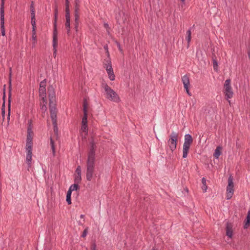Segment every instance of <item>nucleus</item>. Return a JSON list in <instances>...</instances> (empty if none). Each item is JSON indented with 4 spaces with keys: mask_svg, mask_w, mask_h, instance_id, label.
Wrapping results in <instances>:
<instances>
[{
    "mask_svg": "<svg viewBox=\"0 0 250 250\" xmlns=\"http://www.w3.org/2000/svg\"><path fill=\"white\" fill-rule=\"evenodd\" d=\"M96 163L95 146L92 144L88 152L86 164V179L90 181L95 175Z\"/></svg>",
    "mask_w": 250,
    "mask_h": 250,
    "instance_id": "obj_1",
    "label": "nucleus"
},
{
    "mask_svg": "<svg viewBox=\"0 0 250 250\" xmlns=\"http://www.w3.org/2000/svg\"><path fill=\"white\" fill-rule=\"evenodd\" d=\"M103 87L104 90L105 97L107 99L116 103L120 102V99L118 94L106 83H103Z\"/></svg>",
    "mask_w": 250,
    "mask_h": 250,
    "instance_id": "obj_2",
    "label": "nucleus"
},
{
    "mask_svg": "<svg viewBox=\"0 0 250 250\" xmlns=\"http://www.w3.org/2000/svg\"><path fill=\"white\" fill-rule=\"evenodd\" d=\"M193 142L191 135L187 134L185 135L184 143L183 146V158H186L188 154L190 146Z\"/></svg>",
    "mask_w": 250,
    "mask_h": 250,
    "instance_id": "obj_3",
    "label": "nucleus"
},
{
    "mask_svg": "<svg viewBox=\"0 0 250 250\" xmlns=\"http://www.w3.org/2000/svg\"><path fill=\"white\" fill-rule=\"evenodd\" d=\"M178 136V133L174 131H172L169 136V139L167 141V146L172 152L176 148Z\"/></svg>",
    "mask_w": 250,
    "mask_h": 250,
    "instance_id": "obj_4",
    "label": "nucleus"
},
{
    "mask_svg": "<svg viewBox=\"0 0 250 250\" xmlns=\"http://www.w3.org/2000/svg\"><path fill=\"white\" fill-rule=\"evenodd\" d=\"M230 82L231 81L230 79L226 80L224 85L226 99L228 101L229 104L230 102L229 99H231L233 95V92L230 85Z\"/></svg>",
    "mask_w": 250,
    "mask_h": 250,
    "instance_id": "obj_5",
    "label": "nucleus"
},
{
    "mask_svg": "<svg viewBox=\"0 0 250 250\" xmlns=\"http://www.w3.org/2000/svg\"><path fill=\"white\" fill-rule=\"evenodd\" d=\"M234 193V184L233 178L230 176L228 178V185L227 187V199H230Z\"/></svg>",
    "mask_w": 250,
    "mask_h": 250,
    "instance_id": "obj_6",
    "label": "nucleus"
},
{
    "mask_svg": "<svg viewBox=\"0 0 250 250\" xmlns=\"http://www.w3.org/2000/svg\"><path fill=\"white\" fill-rule=\"evenodd\" d=\"M50 112V116L52 119V124L53 126L56 127V123H57V115H56V108L55 105H51L49 106Z\"/></svg>",
    "mask_w": 250,
    "mask_h": 250,
    "instance_id": "obj_7",
    "label": "nucleus"
},
{
    "mask_svg": "<svg viewBox=\"0 0 250 250\" xmlns=\"http://www.w3.org/2000/svg\"><path fill=\"white\" fill-rule=\"evenodd\" d=\"M32 146H26V163L28 165V167L31 166L32 157Z\"/></svg>",
    "mask_w": 250,
    "mask_h": 250,
    "instance_id": "obj_8",
    "label": "nucleus"
},
{
    "mask_svg": "<svg viewBox=\"0 0 250 250\" xmlns=\"http://www.w3.org/2000/svg\"><path fill=\"white\" fill-rule=\"evenodd\" d=\"M182 81L187 94L189 96H191V94L188 89L189 86V80L188 77L187 75L183 76L182 78Z\"/></svg>",
    "mask_w": 250,
    "mask_h": 250,
    "instance_id": "obj_9",
    "label": "nucleus"
},
{
    "mask_svg": "<svg viewBox=\"0 0 250 250\" xmlns=\"http://www.w3.org/2000/svg\"><path fill=\"white\" fill-rule=\"evenodd\" d=\"M82 169L81 167L79 166L77 167L75 173L74 182L75 183L79 184L82 180Z\"/></svg>",
    "mask_w": 250,
    "mask_h": 250,
    "instance_id": "obj_10",
    "label": "nucleus"
},
{
    "mask_svg": "<svg viewBox=\"0 0 250 250\" xmlns=\"http://www.w3.org/2000/svg\"><path fill=\"white\" fill-rule=\"evenodd\" d=\"M0 30L1 32V35L2 36L5 35V29H4V11H0Z\"/></svg>",
    "mask_w": 250,
    "mask_h": 250,
    "instance_id": "obj_11",
    "label": "nucleus"
},
{
    "mask_svg": "<svg viewBox=\"0 0 250 250\" xmlns=\"http://www.w3.org/2000/svg\"><path fill=\"white\" fill-rule=\"evenodd\" d=\"M48 97L49 99V106L51 105H55V93L53 89H48Z\"/></svg>",
    "mask_w": 250,
    "mask_h": 250,
    "instance_id": "obj_12",
    "label": "nucleus"
},
{
    "mask_svg": "<svg viewBox=\"0 0 250 250\" xmlns=\"http://www.w3.org/2000/svg\"><path fill=\"white\" fill-rule=\"evenodd\" d=\"M80 4L81 0H75L74 17H76V20H77L78 16H80Z\"/></svg>",
    "mask_w": 250,
    "mask_h": 250,
    "instance_id": "obj_13",
    "label": "nucleus"
},
{
    "mask_svg": "<svg viewBox=\"0 0 250 250\" xmlns=\"http://www.w3.org/2000/svg\"><path fill=\"white\" fill-rule=\"evenodd\" d=\"M83 116L82 118V124H87V104L85 102L83 103Z\"/></svg>",
    "mask_w": 250,
    "mask_h": 250,
    "instance_id": "obj_14",
    "label": "nucleus"
},
{
    "mask_svg": "<svg viewBox=\"0 0 250 250\" xmlns=\"http://www.w3.org/2000/svg\"><path fill=\"white\" fill-rule=\"evenodd\" d=\"M53 47H57L58 45V37L57 27L54 26L53 33Z\"/></svg>",
    "mask_w": 250,
    "mask_h": 250,
    "instance_id": "obj_15",
    "label": "nucleus"
},
{
    "mask_svg": "<svg viewBox=\"0 0 250 250\" xmlns=\"http://www.w3.org/2000/svg\"><path fill=\"white\" fill-rule=\"evenodd\" d=\"M226 235L229 238H231L233 236V230L232 225L227 223L226 225Z\"/></svg>",
    "mask_w": 250,
    "mask_h": 250,
    "instance_id": "obj_16",
    "label": "nucleus"
},
{
    "mask_svg": "<svg viewBox=\"0 0 250 250\" xmlns=\"http://www.w3.org/2000/svg\"><path fill=\"white\" fill-rule=\"evenodd\" d=\"M87 124H82L81 128L80 130V132L82 134V135L84 136L85 137L87 133Z\"/></svg>",
    "mask_w": 250,
    "mask_h": 250,
    "instance_id": "obj_17",
    "label": "nucleus"
},
{
    "mask_svg": "<svg viewBox=\"0 0 250 250\" xmlns=\"http://www.w3.org/2000/svg\"><path fill=\"white\" fill-rule=\"evenodd\" d=\"M39 94L40 97L42 99L43 102H45L46 89L45 88H40Z\"/></svg>",
    "mask_w": 250,
    "mask_h": 250,
    "instance_id": "obj_18",
    "label": "nucleus"
},
{
    "mask_svg": "<svg viewBox=\"0 0 250 250\" xmlns=\"http://www.w3.org/2000/svg\"><path fill=\"white\" fill-rule=\"evenodd\" d=\"M191 28H192V27H190L188 29V30L187 31V33H186V40L188 42V46H189V42H190L191 41Z\"/></svg>",
    "mask_w": 250,
    "mask_h": 250,
    "instance_id": "obj_19",
    "label": "nucleus"
},
{
    "mask_svg": "<svg viewBox=\"0 0 250 250\" xmlns=\"http://www.w3.org/2000/svg\"><path fill=\"white\" fill-rule=\"evenodd\" d=\"M104 67L106 71L113 69L111 65V61L110 59L105 61V62L104 64Z\"/></svg>",
    "mask_w": 250,
    "mask_h": 250,
    "instance_id": "obj_20",
    "label": "nucleus"
},
{
    "mask_svg": "<svg viewBox=\"0 0 250 250\" xmlns=\"http://www.w3.org/2000/svg\"><path fill=\"white\" fill-rule=\"evenodd\" d=\"M106 72L108 74L109 79L111 81L115 80V76L114 75L113 69H111L110 70H107Z\"/></svg>",
    "mask_w": 250,
    "mask_h": 250,
    "instance_id": "obj_21",
    "label": "nucleus"
},
{
    "mask_svg": "<svg viewBox=\"0 0 250 250\" xmlns=\"http://www.w3.org/2000/svg\"><path fill=\"white\" fill-rule=\"evenodd\" d=\"M58 18V7L56 4L54 8V26L57 27V21Z\"/></svg>",
    "mask_w": 250,
    "mask_h": 250,
    "instance_id": "obj_22",
    "label": "nucleus"
},
{
    "mask_svg": "<svg viewBox=\"0 0 250 250\" xmlns=\"http://www.w3.org/2000/svg\"><path fill=\"white\" fill-rule=\"evenodd\" d=\"M65 19H66V22H65V27L69 28L70 27V13L65 14Z\"/></svg>",
    "mask_w": 250,
    "mask_h": 250,
    "instance_id": "obj_23",
    "label": "nucleus"
},
{
    "mask_svg": "<svg viewBox=\"0 0 250 250\" xmlns=\"http://www.w3.org/2000/svg\"><path fill=\"white\" fill-rule=\"evenodd\" d=\"M221 149V147L218 146V147H217V148L215 149V150L214 151L213 156L216 159H218L221 154V152H220Z\"/></svg>",
    "mask_w": 250,
    "mask_h": 250,
    "instance_id": "obj_24",
    "label": "nucleus"
},
{
    "mask_svg": "<svg viewBox=\"0 0 250 250\" xmlns=\"http://www.w3.org/2000/svg\"><path fill=\"white\" fill-rule=\"evenodd\" d=\"M27 133H28V135H27V140H29V139L32 140V139H33V131L32 130V128L30 126H29L28 127Z\"/></svg>",
    "mask_w": 250,
    "mask_h": 250,
    "instance_id": "obj_25",
    "label": "nucleus"
},
{
    "mask_svg": "<svg viewBox=\"0 0 250 250\" xmlns=\"http://www.w3.org/2000/svg\"><path fill=\"white\" fill-rule=\"evenodd\" d=\"M78 188V184L75 183L72 185H71L68 191H70L71 192H72V191L77 190Z\"/></svg>",
    "mask_w": 250,
    "mask_h": 250,
    "instance_id": "obj_26",
    "label": "nucleus"
},
{
    "mask_svg": "<svg viewBox=\"0 0 250 250\" xmlns=\"http://www.w3.org/2000/svg\"><path fill=\"white\" fill-rule=\"evenodd\" d=\"M250 223V211H249L248 214V215L247 217V220H246V222L245 226H244V228L245 229H247L248 228V227L249 226Z\"/></svg>",
    "mask_w": 250,
    "mask_h": 250,
    "instance_id": "obj_27",
    "label": "nucleus"
},
{
    "mask_svg": "<svg viewBox=\"0 0 250 250\" xmlns=\"http://www.w3.org/2000/svg\"><path fill=\"white\" fill-rule=\"evenodd\" d=\"M72 192H71L70 191H67V195H66V201L68 203V204L70 205L71 204V195Z\"/></svg>",
    "mask_w": 250,
    "mask_h": 250,
    "instance_id": "obj_28",
    "label": "nucleus"
},
{
    "mask_svg": "<svg viewBox=\"0 0 250 250\" xmlns=\"http://www.w3.org/2000/svg\"><path fill=\"white\" fill-rule=\"evenodd\" d=\"M202 183L203 184L202 189L204 192H206L207 189V186L206 185V180L205 178H203L202 179Z\"/></svg>",
    "mask_w": 250,
    "mask_h": 250,
    "instance_id": "obj_29",
    "label": "nucleus"
},
{
    "mask_svg": "<svg viewBox=\"0 0 250 250\" xmlns=\"http://www.w3.org/2000/svg\"><path fill=\"white\" fill-rule=\"evenodd\" d=\"M65 0V14L70 13L69 9V0Z\"/></svg>",
    "mask_w": 250,
    "mask_h": 250,
    "instance_id": "obj_30",
    "label": "nucleus"
},
{
    "mask_svg": "<svg viewBox=\"0 0 250 250\" xmlns=\"http://www.w3.org/2000/svg\"><path fill=\"white\" fill-rule=\"evenodd\" d=\"M75 18V28L76 29V31H78V26H79V19H80V16H78L77 20L76 19V17H74Z\"/></svg>",
    "mask_w": 250,
    "mask_h": 250,
    "instance_id": "obj_31",
    "label": "nucleus"
},
{
    "mask_svg": "<svg viewBox=\"0 0 250 250\" xmlns=\"http://www.w3.org/2000/svg\"><path fill=\"white\" fill-rule=\"evenodd\" d=\"M31 23L32 26V30L34 31V30H36V19H31Z\"/></svg>",
    "mask_w": 250,
    "mask_h": 250,
    "instance_id": "obj_32",
    "label": "nucleus"
},
{
    "mask_svg": "<svg viewBox=\"0 0 250 250\" xmlns=\"http://www.w3.org/2000/svg\"><path fill=\"white\" fill-rule=\"evenodd\" d=\"M50 144H51V149L52 150L53 154V155H55V146L54 145V142L52 139H50Z\"/></svg>",
    "mask_w": 250,
    "mask_h": 250,
    "instance_id": "obj_33",
    "label": "nucleus"
},
{
    "mask_svg": "<svg viewBox=\"0 0 250 250\" xmlns=\"http://www.w3.org/2000/svg\"><path fill=\"white\" fill-rule=\"evenodd\" d=\"M32 39L34 41L33 43H35V42H37V36L36 30H34V31H32Z\"/></svg>",
    "mask_w": 250,
    "mask_h": 250,
    "instance_id": "obj_34",
    "label": "nucleus"
},
{
    "mask_svg": "<svg viewBox=\"0 0 250 250\" xmlns=\"http://www.w3.org/2000/svg\"><path fill=\"white\" fill-rule=\"evenodd\" d=\"M213 65L214 70L216 71H217L218 64L217 61L214 59L213 60Z\"/></svg>",
    "mask_w": 250,
    "mask_h": 250,
    "instance_id": "obj_35",
    "label": "nucleus"
},
{
    "mask_svg": "<svg viewBox=\"0 0 250 250\" xmlns=\"http://www.w3.org/2000/svg\"><path fill=\"white\" fill-rule=\"evenodd\" d=\"M32 140L29 139L26 140V146H32Z\"/></svg>",
    "mask_w": 250,
    "mask_h": 250,
    "instance_id": "obj_36",
    "label": "nucleus"
},
{
    "mask_svg": "<svg viewBox=\"0 0 250 250\" xmlns=\"http://www.w3.org/2000/svg\"><path fill=\"white\" fill-rule=\"evenodd\" d=\"M44 102H43V104L42 105L41 107V110L42 112H45L47 109V107L46 106V102H45V104H44Z\"/></svg>",
    "mask_w": 250,
    "mask_h": 250,
    "instance_id": "obj_37",
    "label": "nucleus"
},
{
    "mask_svg": "<svg viewBox=\"0 0 250 250\" xmlns=\"http://www.w3.org/2000/svg\"><path fill=\"white\" fill-rule=\"evenodd\" d=\"M4 0H1L0 11H4Z\"/></svg>",
    "mask_w": 250,
    "mask_h": 250,
    "instance_id": "obj_38",
    "label": "nucleus"
},
{
    "mask_svg": "<svg viewBox=\"0 0 250 250\" xmlns=\"http://www.w3.org/2000/svg\"><path fill=\"white\" fill-rule=\"evenodd\" d=\"M31 11V19H32V20L36 19L35 11Z\"/></svg>",
    "mask_w": 250,
    "mask_h": 250,
    "instance_id": "obj_39",
    "label": "nucleus"
},
{
    "mask_svg": "<svg viewBox=\"0 0 250 250\" xmlns=\"http://www.w3.org/2000/svg\"><path fill=\"white\" fill-rule=\"evenodd\" d=\"M104 27L106 29V31L109 33V30L110 29V28L109 27V25L107 23H104Z\"/></svg>",
    "mask_w": 250,
    "mask_h": 250,
    "instance_id": "obj_40",
    "label": "nucleus"
},
{
    "mask_svg": "<svg viewBox=\"0 0 250 250\" xmlns=\"http://www.w3.org/2000/svg\"><path fill=\"white\" fill-rule=\"evenodd\" d=\"M30 11H35L34 1H32L30 5Z\"/></svg>",
    "mask_w": 250,
    "mask_h": 250,
    "instance_id": "obj_41",
    "label": "nucleus"
},
{
    "mask_svg": "<svg viewBox=\"0 0 250 250\" xmlns=\"http://www.w3.org/2000/svg\"><path fill=\"white\" fill-rule=\"evenodd\" d=\"M40 88H45V82L42 81L40 83Z\"/></svg>",
    "mask_w": 250,
    "mask_h": 250,
    "instance_id": "obj_42",
    "label": "nucleus"
},
{
    "mask_svg": "<svg viewBox=\"0 0 250 250\" xmlns=\"http://www.w3.org/2000/svg\"><path fill=\"white\" fill-rule=\"evenodd\" d=\"M87 234V229H86L83 230V234L82 235V237H85L86 236Z\"/></svg>",
    "mask_w": 250,
    "mask_h": 250,
    "instance_id": "obj_43",
    "label": "nucleus"
},
{
    "mask_svg": "<svg viewBox=\"0 0 250 250\" xmlns=\"http://www.w3.org/2000/svg\"><path fill=\"white\" fill-rule=\"evenodd\" d=\"M96 245L95 243L91 245L90 250H96Z\"/></svg>",
    "mask_w": 250,
    "mask_h": 250,
    "instance_id": "obj_44",
    "label": "nucleus"
},
{
    "mask_svg": "<svg viewBox=\"0 0 250 250\" xmlns=\"http://www.w3.org/2000/svg\"><path fill=\"white\" fill-rule=\"evenodd\" d=\"M53 55L54 56V57H55L56 56V48H54L53 49Z\"/></svg>",
    "mask_w": 250,
    "mask_h": 250,
    "instance_id": "obj_45",
    "label": "nucleus"
},
{
    "mask_svg": "<svg viewBox=\"0 0 250 250\" xmlns=\"http://www.w3.org/2000/svg\"><path fill=\"white\" fill-rule=\"evenodd\" d=\"M54 132H55V133H57V131H58V128H57V126H56V127H55L54 126Z\"/></svg>",
    "mask_w": 250,
    "mask_h": 250,
    "instance_id": "obj_46",
    "label": "nucleus"
},
{
    "mask_svg": "<svg viewBox=\"0 0 250 250\" xmlns=\"http://www.w3.org/2000/svg\"><path fill=\"white\" fill-rule=\"evenodd\" d=\"M8 119L9 120L10 119V109H9L8 110V117H7Z\"/></svg>",
    "mask_w": 250,
    "mask_h": 250,
    "instance_id": "obj_47",
    "label": "nucleus"
},
{
    "mask_svg": "<svg viewBox=\"0 0 250 250\" xmlns=\"http://www.w3.org/2000/svg\"><path fill=\"white\" fill-rule=\"evenodd\" d=\"M66 28L67 31V33H68L70 31V27H69V28L66 27Z\"/></svg>",
    "mask_w": 250,
    "mask_h": 250,
    "instance_id": "obj_48",
    "label": "nucleus"
},
{
    "mask_svg": "<svg viewBox=\"0 0 250 250\" xmlns=\"http://www.w3.org/2000/svg\"><path fill=\"white\" fill-rule=\"evenodd\" d=\"M106 53H107V55L108 56H109V53L108 51V50H107V48H106Z\"/></svg>",
    "mask_w": 250,
    "mask_h": 250,
    "instance_id": "obj_49",
    "label": "nucleus"
},
{
    "mask_svg": "<svg viewBox=\"0 0 250 250\" xmlns=\"http://www.w3.org/2000/svg\"><path fill=\"white\" fill-rule=\"evenodd\" d=\"M4 113H5L4 110L3 109H2V115L3 116H4Z\"/></svg>",
    "mask_w": 250,
    "mask_h": 250,
    "instance_id": "obj_50",
    "label": "nucleus"
},
{
    "mask_svg": "<svg viewBox=\"0 0 250 250\" xmlns=\"http://www.w3.org/2000/svg\"><path fill=\"white\" fill-rule=\"evenodd\" d=\"M80 217L81 218H83L84 217V215H83V214L81 215Z\"/></svg>",
    "mask_w": 250,
    "mask_h": 250,
    "instance_id": "obj_51",
    "label": "nucleus"
},
{
    "mask_svg": "<svg viewBox=\"0 0 250 250\" xmlns=\"http://www.w3.org/2000/svg\"><path fill=\"white\" fill-rule=\"evenodd\" d=\"M120 50L121 52H122V49L121 48H120Z\"/></svg>",
    "mask_w": 250,
    "mask_h": 250,
    "instance_id": "obj_52",
    "label": "nucleus"
},
{
    "mask_svg": "<svg viewBox=\"0 0 250 250\" xmlns=\"http://www.w3.org/2000/svg\"><path fill=\"white\" fill-rule=\"evenodd\" d=\"M181 1L184 2L185 0H180Z\"/></svg>",
    "mask_w": 250,
    "mask_h": 250,
    "instance_id": "obj_53",
    "label": "nucleus"
}]
</instances>
